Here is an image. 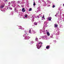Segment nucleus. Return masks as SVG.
<instances>
[{
    "instance_id": "29",
    "label": "nucleus",
    "mask_w": 64,
    "mask_h": 64,
    "mask_svg": "<svg viewBox=\"0 0 64 64\" xmlns=\"http://www.w3.org/2000/svg\"><path fill=\"white\" fill-rule=\"evenodd\" d=\"M36 46H37V45H36Z\"/></svg>"
},
{
    "instance_id": "23",
    "label": "nucleus",
    "mask_w": 64,
    "mask_h": 64,
    "mask_svg": "<svg viewBox=\"0 0 64 64\" xmlns=\"http://www.w3.org/2000/svg\"><path fill=\"white\" fill-rule=\"evenodd\" d=\"M40 47H41V45H40Z\"/></svg>"
},
{
    "instance_id": "17",
    "label": "nucleus",
    "mask_w": 64,
    "mask_h": 64,
    "mask_svg": "<svg viewBox=\"0 0 64 64\" xmlns=\"http://www.w3.org/2000/svg\"><path fill=\"white\" fill-rule=\"evenodd\" d=\"M55 7V5H54L52 7V8H54Z\"/></svg>"
},
{
    "instance_id": "18",
    "label": "nucleus",
    "mask_w": 64,
    "mask_h": 64,
    "mask_svg": "<svg viewBox=\"0 0 64 64\" xmlns=\"http://www.w3.org/2000/svg\"><path fill=\"white\" fill-rule=\"evenodd\" d=\"M25 17L26 18V17H27V15H25Z\"/></svg>"
},
{
    "instance_id": "24",
    "label": "nucleus",
    "mask_w": 64,
    "mask_h": 64,
    "mask_svg": "<svg viewBox=\"0 0 64 64\" xmlns=\"http://www.w3.org/2000/svg\"><path fill=\"white\" fill-rule=\"evenodd\" d=\"M63 6L64 7V4H63Z\"/></svg>"
},
{
    "instance_id": "19",
    "label": "nucleus",
    "mask_w": 64,
    "mask_h": 64,
    "mask_svg": "<svg viewBox=\"0 0 64 64\" xmlns=\"http://www.w3.org/2000/svg\"><path fill=\"white\" fill-rule=\"evenodd\" d=\"M10 10H12V8H10Z\"/></svg>"
},
{
    "instance_id": "16",
    "label": "nucleus",
    "mask_w": 64,
    "mask_h": 64,
    "mask_svg": "<svg viewBox=\"0 0 64 64\" xmlns=\"http://www.w3.org/2000/svg\"><path fill=\"white\" fill-rule=\"evenodd\" d=\"M30 43L32 44H33V41H32L30 42Z\"/></svg>"
},
{
    "instance_id": "1",
    "label": "nucleus",
    "mask_w": 64,
    "mask_h": 64,
    "mask_svg": "<svg viewBox=\"0 0 64 64\" xmlns=\"http://www.w3.org/2000/svg\"><path fill=\"white\" fill-rule=\"evenodd\" d=\"M24 36H25V39L26 40H28L29 39V38H29V36H27V33H26V32L25 33Z\"/></svg>"
},
{
    "instance_id": "21",
    "label": "nucleus",
    "mask_w": 64,
    "mask_h": 64,
    "mask_svg": "<svg viewBox=\"0 0 64 64\" xmlns=\"http://www.w3.org/2000/svg\"><path fill=\"white\" fill-rule=\"evenodd\" d=\"M42 18H44V16L43 17H42Z\"/></svg>"
},
{
    "instance_id": "26",
    "label": "nucleus",
    "mask_w": 64,
    "mask_h": 64,
    "mask_svg": "<svg viewBox=\"0 0 64 64\" xmlns=\"http://www.w3.org/2000/svg\"><path fill=\"white\" fill-rule=\"evenodd\" d=\"M55 16H57V15H55Z\"/></svg>"
},
{
    "instance_id": "8",
    "label": "nucleus",
    "mask_w": 64,
    "mask_h": 64,
    "mask_svg": "<svg viewBox=\"0 0 64 64\" xmlns=\"http://www.w3.org/2000/svg\"><path fill=\"white\" fill-rule=\"evenodd\" d=\"M46 48L47 49H49V48H50V46H47L46 47Z\"/></svg>"
},
{
    "instance_id": "11",
    "label": "nucleus",
    "mask_w": 64,
    "mask_h": 64,
    "mask_svg": "<svg viewBox=\"0 0 64 64\" xmlns=\"http://www.w3.org/2000/svg\"><path fill=\"white\" fill-rule=\"evenodd\" d=\"M33 5L34 6H35V5H36V4H35V2H34Z\"/></svg>"
},
{
    "instance_id": "6",
    "label": "nucleus",
    "mask_w": 64,
    "mask_h": 64,
    "mask_svg": "<svg viewBox=\"0 0 64 64\" xmlns=\"http://www.w3.org/2000/svg\"><path fill=\"white\" fill-rule=\"evenodd\" d=\"M40 45L39 44H38V45L37 46V47L38 48V49H40Z\"/></svg>"
},
{
    "instance_id": "13",
    "label": "nucleus",
    "mask_w": 64,
    "mask_h": 64,
    "mask_svg": "<svg viewBox=\"0 0 64 64\" xmlns=\"http://www.w3.org/2000/svg\"><path fill=\"white\" fill-rule=\"evenodd\" d=\"M34 24L35 25H37V22H35L34 23Z\"/></svg>"
},
{
    "instance_id": "14",
    "label": "nucleus",
    "mask_w": 64,
    "mask_h": 64,
    "mask_svg": "<svg viewBox=\"0 0 64 64\" xmlns=\"http://www.w3.org/2000/svg\"><path fill=\"white\" fill-rule=\"evenodd\" d=\"M5 2H8V0H4Z\"/></svg>"
},
{
    "instance_id": "7",
    "label": "nucleus",
    "mask_w": 64,
    "mask_h": 64,
    "mask_svg": "<svg viewBox=\"0 0 64 64\" xmlns=\"http://www.w3.org/2000/svg\"><path fill=\"white\" fill-rule=\"evenodd\" d=\"M51 19H52V18L51 17H49L48 18V19L49 21H51Z\"/></svg>"
},
{
    "instance_id": "12",
    "label": "nucleus",
    "mask_w": 64,
    "mask_h": 64,
    "mask_svg": "<svg viewBox=\"0 0 64 64\" xmlns=\"http://www.w3.org/2000/svg\"><path fill=\"white\" fill-rule=\"evenodd\" d=\"M32 10V8H30L29 9V11H31Z\"/></svg>"
},
{
    "instance_id": "5",
    "label": "nucleus",
    "mask_w": 64,
    "mask_h": 64,
    "mask_svg": "<svg viewBox=\"0 0 64 64\" xmlns=\"http://www.w3.org/2000/svg\"><path fill=\"white\" fill-rule=\"evenodd\" d=\"M22 12H25V8H23L22 9Z\"/></svg>"
},
{
    "instance_id": "9",
    "label": "nucleus",
    "mask_w": 64,
    "mask_h": 64,
    "mask_svg": "<svg viewBox=\"0 0 64 64\" xmlns=\"http://www.w3.org/2000/svg\"><path fill=\"white\" fill-rule=\"evenodd\" d=\"M38 44H39L40 45V44H41V45H42V42H40L38 43Z\"/></svg>"
},
{
    "instance_id": "22",
    "label": "nucleus",
    "mask_w": 64,
    "mask_h": 64,
    "mask_svg": "<svg viewBox=\"0 0 64 64\" xmlns=\"http://www.w3.org/2000/svg\"><path fill=\"white\" fill-rule=\"evenodd\" d=\"M8 4H10V2H8Z\"/></svg>"
},
{
    "instance_id": "3",
    "label": "nucleus",
    "mask_w": 64,
    "mask_h": 64,
    "mask_svg": "<svg viewBox=\"0 0 64 64\" xmlns=\"http://www.w3.org/2000/svg\"><path fill=\"white\" fill-rule=\"evenodd\" d=\"M46 31H47L46 32V34L48 36H50V33H49V32H48V31H47V30H46Z\"/></svg>"
},
{
    "instance_id": "20",
    "label": "nucleus",
    "mask_w": 64,
    "mask_h": 64,
    "mask_svg": "<svg viewBox=\"0 0 64 64\" xmlns=\"http://www.w3.org/2000/svg\"><path fill=\"white\" fill-rule=\"evenodd\" d=\"M19 2H20L19 1H18L17 2V3H19Z\"/></svg>"
},
{
    "instance_id": "27",
    "label": "nucleus",
    "mask_w": 64,
    "mask_h": 64,
    "mask_svg": "<svg viewBox=\"0 0 64 64\" xmlns=\"http://www.w3.org/2000/svg\"><path fill=\"white\" fill-rule=\"evenodd\" d=\"M16 10V8H15V10Z\"/></svg>"
},
{
    "instance_id": "15",
    "label": "nucleus",
    "mask_w": 64,
    "mask_h": 64,
    "mask_svg": "<svg viewBox=\"0 0 64 64\" xmlns=\"http://www.w3.org/2000/svg\"><path fill=\"white\" fill-rule=\"evenodd\" d=\"M31 30H29V33H31Z\"/></svg>"
},
{
    "instance_id": "10",
    "label": "nucleus",
    "mask_w": 64,
    "mask_h": 64,
    "mask_svg": "<svg viewBox=\"0 0 64 64\" xmlns=\"http://www.w3.org/2000/svg\"><path fill=\"white\" fill-rule=\"evenodd\" d=\"M35 40H36V41H37V40H38V38H37V36H36V38H35Z\"/></svg>"
},
{
    "instance_id": "4",
    "label": "nucleus",
    "mask_w": 64,
    "mask_h": 64,
    "mask_svg": "<svg viewBox=\"0 0 64 64\" xmlns=\"http://www.w3.org/2000/svg\"><path fill=\"white\" fill-rule=\"evenodd\" d=\"M58 26V24H54V28H57Z\"/></svg>"
},
{
    "instance_id": "25",
    "label": "nucleus",
    "mask_w": 64,
    "mask_h": 64,
    "mask_svg": "<svg viewBox=\"0 0 64 64\" xmlns=\"http://www.w3.org/2000/svg\"><path fill=\"white\" fill-rule=\"evenodd\" d=\"M13 2V3H14V2Z\"/></svg>"
},
{
    "instance_id": "28",
    "label": "nucleus",
    "mask_w": 64,
    "mask_h": 64,
    "mask_svg": "<svg viewBox=\"0 0 64 64\" xmlns=\"http://www.w3.org/2000/svg\"><path fill=\"white\" fill-rule=\"evenodd\" d=\"M1 10L2 11V10Z\"/></svg>"
},
{
    "instance_id": "2",
    "label": "nucleus",
    "mask_w": 64,
    "mask_h": 64,
    "mask_svg": "<svg viewBox=\"0 0 64 64\" xmlns=\"http://www.w3.org/2000/svg\"><path fill=\"white\" fill-rule=\"evenodd\" d=\"M4 6H5V4H2V5H1L0 6V8H1V9H3V8L4 7Z\"/></svg>"
}]
</instances>
